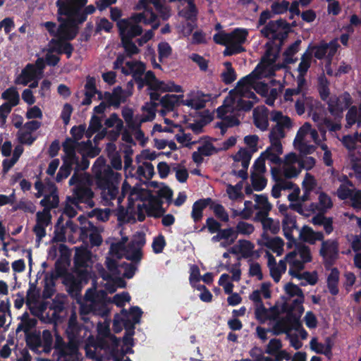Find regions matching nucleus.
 <instances>
[{
  "instance_id": "obj_1",
  "label": "nucleus",
  "mask_w": 361,
  "mask_h": 361,
  "mask_svg": "<svg viewBox=\"0 0 361 361\" xmlns=\"http://www.w3.org/2000/svg\"><path fill=\"white\" fill-rule=\"evenodd\" d=\"M68 183L70 185H75L73 197H67L71 204L78 206L80 203H85L90 207L94 205L92 200L94 192L91 188L92 180L88 174L74 173Z\"/></svg>"
},
{
  "instance_id": "obj_2",
  "label": "nucleus",
  "mask_w": 361,
  "mask_h": 361,
  "mask_svg": "<svg viewBox=\"0 0 361 361\" xmlns=\"http://www.w3.org/2000/svg\"><path fill=\"white\" fill-rule=\"evenodd\" d=\"M97 186L102 190L104 198L109 200H115L118 194V185L121 174L115 172L111 167L106 168L102 172L96 173L94 176Z\"/></svg>"
},
{
  "instance_id": "obj_3",
  "label": "nucleus",
  "mask_w": 361,
  "mask_h": 361,
  "mask_svg": "<svg viewBox=\"0 0 361 361\" xmlns=\"http://www.w3.org/2000/svg\"><path fill=\"white\" fill-rule=\"evenodd\" d=\"M286 307V305H283L282 310L286 312V316L277 320L272 328L271 331L274 335L288 334L292 329L299 330V329L302 328L300 315L293 313L294 307H290L288 310Z\"/></svg>"
},
{
  "instance_id": "obj_4",
  "label": "nucleus",
  "mask_w": 361,
  "mask_h": 361,
  "mask_svg": "<svg viewBox=\"0 0 361 361\" xmlns=\"http://www.w3.org/2000/svg\"><path fill=\"white\" fill-rule=\"evenodd\" d=\"M80 345L75 343L73 338L66 343L61 336L56 337L54 348L58 354L59 361H78L79 358Z\"/></svg>"
},
{
  "instance_id": "obj_5",
  "label": "nucleus",
  "mask_w": 361,
  "mask_h": 361,
  "mask_svg": "<svg viewBox=\"0 0 361 361\" xmlns=\"http://www.w3.org/2000/svg\"><path fill=\"white\" fill-rule=\"evenodd\" d=\"M328 111L335 119H341L343 112L353 104V99L348 92H344L339 96L331 95L326 102Z\"/></svg>"
},
{
  "instance_id": "obj_6",
  "label": "nucleus",
  "mask_w": 361,
  "mask_h": 361,
  "mask_svg": "<svg viewBox=\"0 0 361 361\" xmlns=\"http://www.w3.org/2000/svg\"><path fill=\"white\" fill-rule=\"evenodd\" d=\"M89 332L90 331L87 326L78 322L76 314L74 312L72 313L69 317L66 329V335L68 340L73 338L75 343L80 345L85 341Z\"/></svg>"
},
{
  "instance_id": "obj_7",
  "label": "nucleus",
  "mask_w": 361,
  "mask_h": 361,
  "mask_svg": "<svg viewBox=\"0 0 361 361\" xmlns=\"http://www.w3.org/2000/svg\"><path fill=\"white\" fill-rule=\"evenodd\" d=\"M319 255L324 258V267L329 269L338 257L339 247L336 240H326L322 243Z\"/></svg>"
},
{
  "instance_id": "obj_8",
  "label": "nucleus",
  "mask_w": 361,
  "mask_h": 361,
  "mask_svg": "<svg viewBox=\"0 0 361 361\" xmlns=\"http://www.w3.org/2000/svg\"><path fill=\"white\" fill-rule=\"evenodd\" d=\"M154 0H139L135 8L137 10L143 9L142 13L133 14L131 18L136 23H141L149 25L154 23L157 19V16L153 11L150 4Z\"/></svg>"
},
{
  "instance_id": "obj_9",
  "label": "nucleus",
  "mask_w": 361,
  "mask_h": 361,
  "mask_svg": "<svg viewBox=\"0 0 361 361\" xmlns=\"http://www.w3.org/2000/svg\"><path fill=\"white\" fill-rule=\"evenodd\" d=\"M57 20L60 22L59 25V35L66 41H71L75 38L79 32V27L73 18H63L58 16Z\"/></svg>"
},
{
  "instance_id": "obj_10",
  "label": "nucleus",
  "mask_w": 361,
  "mask_h": 361,
  "mask_svg": "<svg viewBox=\"0 0 361 361\" xmlns=\"http://www.w3.org/2000/svg\"><path fill=\"white\" fill-rule=\"evenodd\" d=\"M134 20L133 23L128 18L120 19L116 25L121 39H133L142 33V27Z\"/></svg>"
},
{
  "instance_id": "obj_11",
  "label": "nucleus",
  "mask_w": 361,
  "mask_h": 361,
  "mask_svg": "<svg viewBox=\"0 0 361 361\" xmlns=\"http://www.w3.org/2000/svg\"><path fill=\"white\" fill-rule=\"evenodd\" d=\"M50 212L48 211V209H43L42 211L37 212L36 214V224L32 231L36 235L37 240L39 242L45 237L47 234L46 227L51 223V215Z\"/></svg>"
},
{
  "instance_id": "obj_12",
  "label": "nucleus",
  "mask_w": 361,
  "mask_h": 361,
  "mask_svg": "<svg viewBox=\"0 0 361 361\" xmlns=\"http://www.w3.org/2000/svg\"><path fill=\"white\" fill-rule=\"evenodd\" d=\"M82 147V148H92V143L90 141L85 142H77L71 137H67L65 141L62 143L63 151L64 155L61 158L69 159L77 161L76 149L78 147Z\"/></svg>"
},
{
  "instance_id": "obj_13",
  "label": "nucleus",
  "mask_w": 361,
  "mask_h": 361,
  "mask_svg": "<svg viewBox=\"0 0 361 361\" xmlns=\"http://www.w3.org/2000/svg\"><path fill=\"white\" fill-rule=\"evenodd\" d=\"M280 28H288V25L285 19L270 20L260 32L264 37L271 39V42H279V39H275V36L281 31Z\"/></svg>"
},
{
  "instance_id": "obj_14",
  "label": "nucleus",
  "mask_w": 361,
  "mask_h": 361,
  "mask_svg": "<svg viewBox=\"0 0 361 361\" xmlns=\"http://www.w3.org/2000/svg\"><path fill=\"white\" fill-rule=\"evenodd\" d=\"M104 99L106 100L109 106L118 108L122 102H126V97L123 96V90L121 86L114 88L113 92H104Z\"/></svg>"
},
{
  "instance_id": "obj_15",
  "label": "nucleus",
  "mask_w": 361,
  "mask_h": 361,
  "mask_svg": "<svg viewBox=\"0 0 361 361\" xmlns=\"http://www.w3.org/2000/svg\"><path fill=\"white\" fill-rule=\"evenodd\" d=\"M213 203L209 197L200 199L194 202L192 208L191 216L195 223L201 221L203 216V210L209 205Z\"/></svg>"
},
{
  "instance_id": "obj_16",
  "label": "nucleus",
  "mask_w": 361,
  "mask_h": 361,
  "mask_svg": "<svg viewBox=\"0 0 361 361\" xmlns=\"http://www.w3.org/2000/svg\"><path fill=\"white\" fill-rule=\"evenodd\" d=\"M61 160L62 165L60 166L55 178L57 183L63 181L71 175L72 171L74 170V164L77 161L76 160L65 158H61Z\"/></svg>"
},
{
  "instance_id": "obj_17",
  "label": "nucleus",
  "mask_w": 361,
  "mask_h": 361,
  "mask_svg": "<svg viewBox=\"0 0 361 361\" xmlns=\"http://www.w3.org/2000/svg\"><path fill=\"white\" fill-rule=\"evenodd\" d=\"M340 272L336 267L332 268L327 276L326 283L329 293L332 295H336L339 293L338 282Z\"/></svg>"
},
{
  "instance_id": "obj_18",
  "label": "nucleus",
  "mask_w": 361,
  "mask_h": 361,
  "mask_svg": "<svg viewBox=\"0 0 361 361\" xmlns=\"http://www.w3.org/2000/svg\"><path fill=\"white\" fill-rule=\"evenodd\" d=\"M39 204L44 209H48V211L57 208L59 204V197L56 188H54L50 194L45 195Z\"/></svg>"
},
{
  "instance_id": "obj_19",
  "label": "nucleus",
  "mask_w": 361,
  "mask_h": 361,
  "mask_svg": "<svg viewBox=\"0 0 361 361\" xmlns=\"http://www.w3.org/2000/svg\"><path fill=\"white\" fill-rule=\"evenodd\" d=\"M85 297L87 300L95 302H104L109 304L111 298L108 297L107 293L104 290H92L88 289L86 292Z\"/></svg>"
},
{
  "instance_id": "obj_20",
  "label": "nucleus",
  "mask_w": 361,
  "mask_h": 361,
  "mask_svg": "<svg viewBox=\"0 0 361 361\" xmlns=\"http://www.w3.org/2000/svg\"><path fill=\"white\" fill-rule=\"evenodd\" d=\"M310 348L313 351L318 354L328 355L331 353L332 344L329 338H326V344L319 343L316 338H313L310 341Z\"/></svg>"
},
{
  "instance_id": "obj_21",
  "label": "nucleus",
  "mask_w": 361,
  "mask_h": 361,
  "mask_svg": "<svg viewBox=\"0 0 361 361\" xmlns=\"http://www.w3.org/2000/svg\"><path fill=\"white\" fill-rule=\"evenodd\" d=\"M248 36V30L245 28H235L232 32H229V44H243L247 39Z\"/></svg>"
},
{
  "instance_id": "obj_22",
  "label": "nucleus",
  "mask_w": 361,
  "mask_h": 361,
  "mask_svg": "<svg viewBox=\"0 0 361 361\" xmlns=\"http://www.w3.org/2000/svg\"><path fill=\"white\" fill-rule=\"evenodd\" d=\"M56 5L58 8V16H63L67 18H73L75 6H73L70 0H57Z\"/></svg>"
},
{
  "instance_id": "obj_23",
  "label": "nucleus",
  "mask_w": 361,
  "mask_h": 361,
  "mask_svg": "<svg viewBox=\"0 0 361 361\" xmlns=\"http://www.w3.org/2000/svg\"><path fill=\"white\" fill-rule=\"evenodd\" d=\"M282 228L285 238H291L293 230L297 228L296 216L286 215L282 221Z\"/></svg>"
},
{
  "instance_id": "obj_24",
  "label": "nucleus",
  "mask_w": 361,
  "mask_h": 361,
  "mask_svg": "<svg viewBox=\"0 0 361 361\" xmlns=\"http://www.w3.org/2000/svg\"><path fill=\"white\" fill-rule=\"evenodd\" d=\"M183 94H166L160 99V104L164 109L167 111H172L176 104L179 103L180 98H183Z\"/></svg>"
},
{
  "instance_id": "obj_25",
  "label": "nucleus",
  "mask_w": 361,
  "mask_h": 361,
  "mask_svg": "<svg viewBox=\"0 0 361 361\" xmlns=\"http://www.w3.org/2000/svg\"><path fill=\"white\" fill-rule=\"evenodd\" d=\"M1 99L6 100V103L13 106H17L20 102V95L17 88L14 86L7 88L2 92Z\"/></svg>"
},
{
  "instance_id": "obj_26",
  "label": "nucleus",
  "mask_w": 361,
  "mask_h": 361,
  "mask_svg": "<svg viewBox=\"0 0 361 361\" xmlns=\"http://www.w3.org/2000/svg\"><path fill=\"white\" fill-rule=\"evenodd\" d=\"M329 82L325 75L320 76L318 78L317 90L320 98L324 102H327L330 96Z\"/></svg>"
},
{
  "instance_id": "obj_27",
  "label": "nucleus",
  "mask_w": 361,
  "mask_h": 361,
  "mask_svg": "<svg viewBox=\"0 0 361 361\" xmlns=\"http://www.w3.org/2000/svg\"><path fill=\"white\" fill-rule=\"evenodd\" d=\"M124 257L126 259L137 264L142 259V252L140 248L133 247V243H128Z\"/></svg>"
},
{
  "instance_id": "obj_28",
  "label": "nucleus",
  "mask_w": 361,
  "mask_h": 361,
  "mask_svg": "<svg viewBox=\"0 0 361 361\" xmlns=\"http://www.w3.org/2000/svg\"><path fill=\"white\" fill-rule=\"evenodd\" d=\"M264 245L279 256L283 252L284 242L280 237H274L265 242Z\"/></svg>"
},
{
  "instance_id": "obj_29",
  "label": "nucleus",
  "mask_w": 361,
  "mask_h": 361,
  "mask_svg": "<svg viewBox=\"0 0 361 361\" xmlns=\"http://www.w3.org/2000/svg\"><path fill=\"white\" fill-rule=\"evenodd\" d=\"M35 74L36 70L34 65L28 63L22 71L23 80L20 82L16 80V83L27 85L30 82L34 80Z\"/></svg>"
},
{
  "instance_id": "obj_30",
  "label": "nucleus",
  "mask_w": 361,
  "mask_h": 361,
  "mask_svg": "<svg viewBox=\"0 0 361 361\" xmlns=\"http://www.w3.org/2000/svg\"><path fill=\"white\" fill-rule=\"evenodd\" d=\"M226 71L221 74V80L226 85L232 83L236 80V73L232 64L229 61L224 63Z\"/></svg>"
},
{
  "instance_id": "obj_31",
  "label": "nucleus",
  "mask_w": 361,
  "mask_h": 361,
  "mask_svg": "<svg viewBox=\"0 0 361 361\" xmlns=\"http://www.w3.org/2000/svg\"><path fill=\"white\" fill-rule=\"evenodd\" d=\"M55 281L53 278L49 277L48 274L45 275L44 290L42 291V298L44 299L51 298L54 295L55 293Z\"/></svg>"
},
{
  "instance_id": "obj_32",
  "label": "nucleus",
  "mask_w": 361,
  "mask_h": 361,
  "mask_svg": "<svg viewBox=\"0 0 361 361\" xmlns=\"http://www.w3.org/2000/svg\"><path fill=\"white\" fill-rule=\"evenodd\" d=\"M301 42L300 39H297L285 50L283 55L285 56V61L287 63H293L295 61V59H293V56L298 51Z\"/></svg>"
},
{
  "instance_id": "obj_33",
  "label": "nucleus",
  "mask_w": 361,
  "mask_h": 361,
  "mask_svg": "<svg viewBox=\"0 0 361 361\" xmlns=\"http://www.w3.org/2000/svg\"><path fill=\"white\" fill-rule=\"evenodd\" d=\"M254 124L262 131H265L269 127V120L267 114H258L256 110L253 111Z\"/></svg>"
},
{
  "instance_id": "obj_34",
  "label": "nucleus",
  "mask_w": 361,
  "mask_h": 361,
  "mask_svg": "<svg viewBox=\"0 0 361 361\" xmlns=\"http://www.w3.org/2000/svg\"><path fill=\"white\" fill-rule=\"evenodd\" d=\"M85 148H82L78 150V152L82 155L81 159L77 155V161L74 164V173H78L80 171H85L90 166V157L87 154L82 152V150Z\"/></svg>"
},
{
  "instance_id": "obj_35",
  "label": "nucleus",
  "mask_w": 361,
  "mask_h": 361,
  "mask_svg": "<svg viewBox=\"0 0 361 361\" xmlns=\"http://www.w3.org/2000/svg\"><path fill=\"white\" fill-rule=\"evenodd\" d=\"M121 45L125 50L126 56L131 58L133 56L140 53V49L136 46L133 39H121Z\"/></svg>"
},
{
  "instance_id": "obj_36",
  "label": "nucleus",
  "mask_w": 361,
  "mask_h": 361,
  "mask_svg": "<svg viewBox=\"0 0 361 361\" xmlns=\"http://www.w3.org/2000/svg\"><path fill=\"white\" fill-rule=\"evenodd\" d=\"M255 201L256 204L254 206L255 209H264L271 211L272 209L271 204L268 200L267 195H255Z\"/></svg>"
},
{
  "instance_id": "obj_37",
  "label": "nucleus",
  "mask_w": 361,
  "mask_h": 361,
  "mask_svg": "<svg viewBox=\"0 0 361 361\" xmlns=\"http://www.w3.org/2000/svg\"><path fill=\"white\" fill-rule=\"evenodd\" d=\"M90 259V252L82 251L77 252L74 257V265L77 269H85L87 267V262Z\"/></svg>"
},
{
  "instance_id": "obj_38",
  "label": "nucleus",
  "mask_w": 361,
  "mask_h": 361,
  "mask_svg": "<svg viewBox=\"0 0 361 361\" xmlns=\"http://www.w3.org/2000/svg\"><path fill=\"white\" fill-rule=\"evenodd\" d=\"M239 243V251L243 258H248L252 255V250L254 245L250 240H240Z\"/></svg>"
},
{
  "instance_id": "obj_39",
  "label": "nucleus",
  "mask_w": 361,
  "mask_h": 361,
  "mask_svg": "<svg viewBox=\"0 0 361 361\" xmlns=\"http://www.w3.org/2000/svg\"><path fill=\"white\" fill-rule=\"evenodd\" d=\"M289 1L282 0L281 1H276L271 5V13L274 15H281L286 13L288 10Z\"/></svg>"
},
{
  "instance_id": "obj_40",
  "label": "nucleus",
  "mask_w": 361,
  "mask_h": 361,
  "mask_svg": "<svg viewBox=\"0 0 361 361\" xmlns=\"http://www.w3.org/2000/svg\"><path fill=\"white\" fill-rule=\"evenodd\" d=\"M142 206L145 209L147 215L155 219L161 217L166 212V209L163 206L156 207L153 205H147L146 204H142Z\"/></svg>"
},
{
  "instance_id": "obj_41",
  "label": "nucleus",
  "mask_w": 361,
  "mask_h": 361,
  "mask_svg": "<svg viewBox=\"0 0 361 361\" xmlns=\"http://www.w3.org/2000/svg\"><path fill=\"white\" fill-rule=\"evenodd\" d=\"M243 186V182L239 181L235 185H228L227 187V193L228 194V197L231 200H237L240 197H243V193L241 192Z\"/></svg>"
},
{
  "instance_id": "obj_42",
  "label": "nucleus",
  "mask_w": 361,
  "mask_h": 361,
  "mask_svg": "<svg viewBox=\"0 0 361 361\" xmlns=\"http://www.w3.org/2000/svg\"><path fill=\"white\" fill-rule=\"evenodd\" d=\"M68 272L66 266L63 262L61 261V259H58L54 264V271L50 274H48V276L50 278H53V279L56 280L59 278H61L63 275Z\"/></svg>"
},
{
  "instance_id": "obj_43",
  "label": "nucleus",
  "mask_w": 361,
  "mask_h": 361,
  "mask_svg": "<svg viewBox=\"0 0 361 361\" xmlns=\"http://www.w3.org/2000/svg\"><path fill=\"white\" fill-rule=\"evenodd\" d=\"M251 182L253 189L255 191H262L265 188L267 184V180L262 176L252 173Z\"/></svg>"
},
{
  "instance_id": "obj_44",
  "label": "nucleus",
  "mask_w": 361,
  "mask_h": 361,
  "mask_svg": "<svg viewBox=\"0 0 361 361\" xmlns=\"http://www.w3.org/2000/svg\"><path fill=\"white\" fill-rule=\"evenodd\" d=\"M296 250L303 262L308 263L312 261L310 248L307 245L303 243H298L296 244Z\"/></svg>"
},
{
  "instance_id": "obj_45",
  "label": "nucleus",
  "mask_w": 361,
  "mask_h": 361,
  "mask_svg": "<svg viewBox=\"0 0 361 361\" xmlns=\"http://www.w3.org/2000/svg\"><path fill=\"white\" fill-rule=\"evenodd\" d=\"M259 78L258 73H257L255 71H253L250 74L240 79L237 83V87L240 88L251 86Z\"/></svg>"
},
{
  "instance_id": "obj_46",
  "label": "nucleus",
  "mask_w": 361,
  "mask_h": 361,
  "mask_svg": "<svg viewBox=\"0 0 361 361\" xmlns=\"http://www.w3.org/2000/svg\"><path fill=\"white\" fill-rule=\"evenodd\" d=\"M42 348L45 353H49L52 348L53 337L52 334L49 330H44L42 331Z\"/></svg>"
},
{
  "instance_id": "obj_47",
  "label": "nucleus",
  "mask_w": 361,
  "mask_h": 361,
  "mask_svg": "<svg viewBox=\"0 0 361 361\" xmlns=\"http://www.w3.org/2000/svg\"><path fill=\"white\" fill-rule=\"evenodd\" d=\"M350 164L351 169L355 173V177L357 179H361V154L360 153L350 155Z\"/></svg>"
},
{
  "instance_id": "obj_48",
  "label": "nucleus",
  "mask_w": 361,
  "mask_h": 361,
  "mask_svg": "<svg viewBox=\"0 0 361 361\" xmlns=\"http://www.w3.org/2000/svg\"><path fill=\"white\" fill-rule=\"evenodd\" d=\"M288 25V28H280L281 31H279V34L276 35L275 39H279V48H280L284 43V41L287 39L289 33L292 32V27H296L297 23L295 21L289 23L287 22Z\"/></svg>"
},
{
  "instance_id": "obj_49",
  "label": "nucleus",
  "mask_w": 361,
  "mask_h": 361,
  "mask_svg": "<svg viewBox=\"0 0 361 361\" xmlns=\"http://www.w3.org/2000/svg\"><path fill=\"white\" fill-rule=\"evenodd\" d=\"M88 226L91 228V233L89 235L91 245L92 246H99L102 243V235L98 233L97 228L92 222L88 221Z\"/></svg>"
},
{
  "instance_id": "obj_50",
  "label": "nucleus",
  "mask_w": 361,
  "mask_h": 361,
  "mask_svg": "<svg viewBox=\"0 0 361 361\" xmlns=\"http://www.w3.org/2000/svg\"><path fill=\"white\" fill-rule=\"evenodd\" d=\"M319 210L325 212L327 209L333 207V202L329 195L324 192H322L319 195Z\"/></svg>"
},
{
  "instance_id": "obj_51",
  "label": "nucleus",
  "mask_w": 361,
  "mask_h": 361,
  "mask_svg": "<svg viewBox=\"0 0 361 361\" xmlns=\"http://www.w3.org/2000/svg\"><path fill=\"white\" fill-rule=\"evenodd\" d=\"M131 298L128 292L116 294L111 302L115 304L118 307H123L126 302H129Z\"/></svg>"
},
{
  "instance_id": "obj_52",
  "label": "nucleus",
  "mask_w": 361,
  "mask_h": 361,
  "mask_svg": "<svg viewBox=\"0 0 361 361\" xmlns=\"http://www.w3.org/2000/svg\"><path fill=\"white\" fill-rule=\"evenodd\" d=\"M121 314L124 317H128V314H130L134 322L138 324L140 322L142 311L138 306H133L130 308L129 312L126 309H122Z\"/></svg>"
},
{
  "instance_id": "obj_53",
  "label": "nucleus",
  "mask_w": 361,
  "mask_h": 361,
  "mask_svg": "<svg viewBox=\"0 0 361 361\" xmlns=\"http://www.w3.org/2000/svg\"><path fill=\"white\" fill-rule=\"evenodd\" d=\"M159 60L169 58L172 54V48L166 42H161L158 44Z\"/></svg>"
},
{
  "instance_id": "obj_54",
  "label": "nucleus",
  "mask_w": 361,
  "mask_h": 361,
  "mask_svg": "<svg viewBox=\"0 0 361 361\" xmlns=\"http://www.w3.org/2000/svg\"><path fill=\"white\" fill-rule=\"evenodd\" d=\"M262 154L264 157L265 160L268 159L273 164L281 165L283 162L282 159L279 157L281 154H278V152L271 151V147H267L265 151L262 152Z\"/></svg>"
},
{
  "instance_id": "obj_55",
  "label": "nucleus",
  "mask_w": 361,
  "mask_h": 361,
  "mask_svg": "<svg viewBox=\"0 0 361 361\" xmlns=\"http://www.w3.org/2000/svg\"><path fill=\"white\" fill-rule=\"evenodd\" d=\"M210 208L213 210L215 216L221 221L224 222H228L229 221L228 214L222 204H216L214 205H211Z\"/></svg>"
},
{
  "instance_id": "obj_56",
  "label": "nucleus",
  "mask_w": 361,
  "mask_h": 361,
  "mask_svg": "<svg viewBox=\"0 0 361 361\" xmlns=\"http://www.w3.org/2000/svg\"><path fill=\"white\" fill-rule=\"evenodd\" d=\"M282 348L281 341L279 338H271L266 348V353L275 355Z\"/></svg>"
},
{
  "instance_id": "obj_57",
  "label": "nucleus",
  "mask_w": 361,
  "mask_h": 361,
  "mask_svg": "<svg viewBox=\"0 0 361 361\" xmlns=\"http://www.w3.org/2000/svg\"><path fill=\"white\" fill-rule=\"evenodd\" d=\"M27 345L30 349H37L42 346V339L39 334H30L26 338Z\"/></svg>"
},
{
  "instance_id": "obj_58",
  "label": "nucleus",
  "mask_w": 361,
  "mask_h": 361,
  "mask_svg": "<svg viewBox=\"0 0 361 361\" xmlns=\"http://www.w3.org/2000/svg\"><path fill=\"white\" fill-rule=\"evenodd\" d=\"M311 49L312 51L315 50L314 56L316 59L319 60L323 59L328 51L327 43L322 42L318 45L311 46Z\"/></svg>"
},
{
  "instance_id": "obj_59",
  "label": "nucleus",
  "mask_w": 361,
  "mask_h": 361,
  "mask_svg": "<svg viewBox=\"0 0 361 361\" xmlns=\"http://www.w3.org/2000/svg\"><path fill=\"white\" fill-rule=\"evenodd\" d=\"M348 111L345 115V120L348 127L353 126L357 122L358 110L356 106H351L348 109Z\"/></svg>"
},
{
  "instance_id": "obj_60",
  "label": "nucleus",
  "mask_w": 361,
  "mask_h": 361,
  "mask_svg": "<svg viewBox=\"0 0 361 361\" xmlns=\"http://www.w3.org/2000/svg\"><path fill=\"white\" fill-rule=\"evenodd\" d=\"M285 290L290 297L298 296L304 298L302 290L291 282L288 283L285 286Z\"/></svg>"
},
{
  "instance_id": "obj_61",
  "label": "nucleus",
  "mask_w": 361,
  "mask_h": 361,
  "mask_svg": "<svg viewBox=\"0 0 361 361\" xmlns=\"http://www.w3.org/2000/svg\"><path fill=\"white\" fill-rule=\"evenodd\" d=\"M255 231V227L252 224L247 222L240 221L237 224L236 233L243 235H250Z\"/></svg>"
},
{
  "instance_id": "obj_62",
  "label": "nucleus",
  "mask_w": 361,
  "mask_h": 361,
  "mask_svg": "<svg viewBox=\"0 0 361 361\" xmlns=\"http://www.w3.org/2000/svg\"><path fill=\"white\" fill-rule=\"evenodd\" d=\"M221 225V224L215 220L213 217H209L206 220V225L203 226L200 231H203L207 228L210 233H215L219 231Z\"/></svg>"
},
{
  "instance_id": "obj_63",
  "label": "nucleus",
  "mask_w": 361,
  "mask_h": 361,
  "mask_svg": "<svg viewBox=\"0 0 361 361\" xmlns=\"http://www.w3.org/2000/svg\"><path fill=\"white\" fill-rule=\"evenodd\" d=\"M188 9L186 10L183 16L187 20H197V10L196 8V6L194 3L193 0H189L188 1Z\"/></svg>"
},
{
  "instance_id": "obj_64",
  "label": "nucleus",
  "mask_w": 361,
  "mask_h": 361,
  "mask_svg": "<svg viewBox=\"0 0 361 361\" xmlns=\"http://www.w3.org/2000/svg\"><path fill=\"white\" fill-rule=\"evenodd\" d=\"M348 185L341 184L336 191V195L341 200L350 199L353 193V190L348 188Z\"/></svg>"
}]
</instances>
